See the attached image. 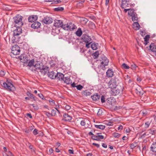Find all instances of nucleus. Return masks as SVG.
<instances>
[{
  "label": "nucleus",
  "instance_id": "nucleus-56",
  "mask_svg": "<svg viewBox=\"0 0 156 156\" xmlns=\"http://www.w3.org/2000/svg\"><path fill=\"white\" fill-rule=\"evenodd\" d=\"M70 108V106L68 105H66L65 106V109L67 110H69Z\"/></svg>",
  "mask_w": 156,
  "mask_h": 156
},
{
  "label": "nucleus",
  "instance_id": "nucleus-41",
  "mask_svg": "<svg viewBox=\"0 0 156 156\" xmlns=\"http://www.w3.org/2000/svg\"><path fill=\"white\" fill-rule=\"evenodd\" d=\"M122 66L123 69H128L129 68V67L125 63L122 64Z\"/></svg>",
  "mask_w": 156,
  "mask_h": 156
},
{
  "label": "nucleus",
  "instance_id": "nucleus-6",
  "mask_svg": "<svg viewBox=\"0 0 156 156\" xmlns=\"http://www.w3.org/2000/svg\"><path fill=\"white\" fill-rule=\"evenodd\" d=\"M64 29L66 30H72L76 28L74 24L70 22L64 24Z\"/></svg>",
  "mask_w": 156,
  "mask_h": 156
},
{
  "label": "nucleus",
  "instance_id": "nucleus-14",
  "mask_svg": "<svg viewBox=\"0 0 156 156\" xmlns=\"http://www.w3.org/2000/svg\"><path fill=\"white\" fill-rule=\"evenodd\" d=\"M49 69V68L46 66H44V65L40 69V70L42 74L44 75L46 74L48 72Z\"/></svg>",
  "mask_w": 156,
  "mask_h": 156
},
{
  "label": "nucleus",
  "instance_id": "nucleus-10",
  "mask_svg": "<svg viewBox=\"0 0 156 156\" xmlns=\"http://www.w3.org/2000/svg\"><path fill=\"white\" fill-rule=\"evenodd\" d=\"M21 62L23 63V66H26L27 62L29 60L28 57L26 55H21L19 57Z\"/></svg>",
  "mask_w": 156,
  "mask_h": 156
},
{
  "label": "nucleus",
  "instance_id": "nucleus-36",
  "mask_svg": "<svg viewBox=\"0 0 156 156\" xmlns=\"http://www.w3.org/2000/svg\"><path fill=\"white\" fill-rule=\"evenodd\" d=\"M86 123L87 124L86 125V128H90L91 127V125L90 122V121L87 119Z\"/></svg>",
  "mask_w": 156,
  "mask_h": 156
},
{
  "label": "nucleus",
  "instance_id": "nucleus-55",
  "mask_svg": "<svg viewBox=\"0 0 156 156\" xmlns=\"http://www.w3.org/2000/svg\"><path fill=\"white\" fill-rule=\"evenodd\" d=\"M91 43H92L91 42H89L88 43H86V47L87 48H89L90 47V45Z\"/></svg>",
  "mask_w": 156,
  "mask_h": 156
},
{
  "label": "nucleus",
  "instance_id": "nucleus-40",
  "mask_svg": "<svg viewBox=\"0 0 156 156\" xmlns=\"http://www.w3.org/2000/svg\"><path fill=\"white\" fill-rule=\"evenodd\" d=\"M64 8L62 7H58L54 9L55 11H60L63 10Z\"/></svg>",
  "mask_w": 156,
  "mask_h": 156
},
{
  "label": "nucleus",
  "instance_id": "nucleus-29",
  "mask_svg": "<svg viewBox=\"0 0 156 156\" xmlns=\"http://www.w3.org/2000/svg\"><path fill=\"white\" fill-rule=\"evenodd\" d=\"M151 149L153 152H156V142L152 144L151 147Z\"/></svg>",
  "mask_w": 156,
  "mask_h": 156
},
{
  "label": "nucleus",
  "instance_id": "nucleus-24",
  "mask_svg": "<svg viewBox=\"0 0 156 156\" xmlns=\"http://www.w3.org/2000/svg\"><path fill=\"white\" fill-rule=\"evenodd\" d=\"M81 94L83 96H90L91 94V93L87 90H86L83 91L81 92Z\"/></svg>",
  "mask_w": 156,
  "mask_h": 156
},
{
  "label": "nucleus",
  "instance_id": "nucleus-8",
  "mask_svg": "<svg viewBox=\"0 0 156 156\" xmlns=\"http://www.w3.org/2000/svg\"><path fill=\"white\" fill-rule=\"evenodd\" d=\"M12 53L14 55H19L20 53V48L17 45H15L12 48Z\"/></svg>",
  "mask_w": 156,
  "mask_h": 156
},
{
  "label": "nucleus",
  "instance_id": "nucleus-30",
  "mask_svg": "<svg viewBox=\"0 0 156 156\" xmlns=\"http://www.w3.org/2000/svg\"><path fill=\"white\" fill-rule=\"evenodd\" d=\"M95 127L98 129H104L105 128V126L100 125H94Z\"/></svg>",
  "mask_w": 156,
  "mask_h": 156
},
{
  "label": "nucleus",
  "instance_id": "nucleus-31",
  "mask_svg": "<svg viewBox=\"0 0 156 156\" xmlns=\"http://www.w3.org/2000/svg\"><path fill=\"white\" fill-rule=\"evenodd\" d=\"M99 55V52L98 51H96L92 54V56L94 59L97 58Z\"/></svg>",
  "mask_w": 156,
  "mask_h": 156
},
{
  "label": "nucleus",
  "instance_id": "nucleus-34",
  "mask_svg": "<svg viewBox=\"0 0 156 156\" xmlns=\"http://www.w3.org/2000/svg\"><path fill=\"white\" fill-rule=\"evenodd\" d=\"M42 22L46 24H49L53 22L52 20H42Z\"/></svg>",
  "mask_w": 156,
  "mask_h": 156
},
{
  "label": "nucleus",
  "instance_id": "nucleus-13",
  "mask_svg": "<svg viewBox=\"0 0 156 156\" xmlns=\"http://www.w3.org/2000/svg\"><path fill=\"white\" fill-rule=\"evenodd\" d=\"M44 65L43 63L41 62L36 61L35 62V63L34 65V67L35 68V69L34 70V71H36L37 69L40 70V69L41 68V67Z\"/></svg>",
  "mask_w": 156,
  "mask_h": 156
},
{
  "label": "nucleus",
  "instance_id": "nucleus-51",
  "mask_svg": "<svg viewBox=\"0 0 156 156\" xmlns=\"http://www.w3.org/2000/svg\"><path fill=\"white\" fill-rule=\"evenodd\" d=\"M31 105L33 106V107L34 108V110H37L39 108L37 105H35L34 104H32Z\"/></svg>",
  "mask_w": 156,
  "mask_h": 156
},
{
  "label": "nucleus",
  "instance_id": "nucleus-20",
  "mask_svg": "<svg viewBox=\"0 0 156 156\" xmlns=\"http://www.w3.org/2000/svg\"><path fill=\"white\" fill-rule=\"evenodd\" d=\"M14 22L17 25H16L17 27L21 28L23 24L22 20H15Z\"/></svg>",
  "mask_w": 156,
  "mask_h": 156
},
{
  "label": "nucleus",
  "instance_id": "nucleus-44",
  "mask_svg": "<svg viewBox=\"0 0 156 156\" xmlns=\"http://www.w3.org/2000/svg\"><path fill=\"white\" fill-rule=\"evenodd\" d=\"M78 90H81L83 88V87L80 84L76 86V87Z\"/></svg>",
  "mask_w": 156,
  "mask_h": 156
},
{
  "label": "nucleus",
  "instance_id": "nucleus-38",
  "mask_svg": "<svg viewBox=\"0 0 156 156\" xmlns=\"http://www.w3.org/2000/svg\"><path fill=\"white\" fill-rule=\"evenodd\" d=\"M101 134L100 133H96L97 135V138L99 139V141H100L101 140L103 139L104 138V136L103 135H100L99 134Z\"/></svg>",
  "mask_w": 156,
  "mask_h": 156
},
{
  "label": "nucleus",
  "instance_id": "nucleus-39",
  "mask_svg": "<svg viewBox=\"0 0 156 156\" xmlns=\"http://www.w3.org/2000/svg\"><path fill=\"white\" fill-rule=\"evenodd\" d=\"M23 17L19 14L17 15L13 18L14 20H22Z\"/></svg>",
  "mask_w": 156,
  "mask_h": 156
},
{
  "label": "nucleus",
  "instance_id": "nucleus-60",
  "mask_svg": "<svg viewBox=\"0 0 156 156\" xmlns=\"http://www.w3.org/2000/svg\"><path fill=\"white\" fill-rule=\"evenodd\" d=\"M32 130H33V129H26L25 131V132H26L27 133H29L31 131H32Z\"/></svg>",
  "mask_w": 156,
  "mask_h": 156
},
{
  "label": "nucleus",
  "instance_id": "nucleus-7",
  "mask_svg": "<svg viewBox=\"0 0 156 156\" xmlns=\"http://www.w3.org/2000/svg\"><path fill=\"white\" fill-rule=\"evenodd\" d=\"M99 60L101 61V64L104 67L108 64V59L104 55H101Z\"/></svg>",
  "mask_w": 156,
  "mask_h": 156
},
{
  "label": "nucleus",
  "instance_id": "nucleus-47",
  "mask_svg": "<svg viewBox=\"0 0 156 156\" xmlns=\"http://www.w3.org/2000/svg\"><path fill=\"white\" fill-rule=\"evenodd\" d=\"M141 89L140 88H136L135 89V91L136 93L137 94H139L140 95L141 94V91H140V90H141Z\"/></svg>",
  "mask_w": 156,
  "mask_h": 156
},
{
  "label": "nucleus",
  "instance_id": "nucleus-64",
  "mask_svg": "<svg viewBox=\"0 0 156 156\" xmlns=\"http://www.w3.org/2000/svg\"><path fill=\"white\" fill-rule=\"evenodd\" d=\"M9 156H14L12 154V153L10 151L8 152V154H7Z\"/></svg>",
  "mask_w": 156,
  "mask_h": 156
},
{
  "label": "nucleus",
  "instance_id": "nucleus-35",
  "mask_svg": "<svg viewBox=\"0 0 156 156\" xmlns=\"http://www.w3.org/2000/svg\"><path fill=\"white\" fill-rule=\"evenodd\" d=\"M38 17L37 15H31L29 16L28 20H37Z\"/></svg>",
  "mask_w": 156,
  "mask_h": 156
},
{
  "label": "nucleus",
  "instance_id": "nucleus-25",
  "mask_svg": "<svg viewBox=\"0 0 156 156\" xmlns=\"http://www.w3.org/2000/svg\"><path fill=\"white\" fill-rule=\"evenodd\" d=\"M92 49L93 50H96L98 49V44L95 42L93 43L91 45Z\"/></svg>",
  "mask_w": 156,
  "mask_h": 156
},
{
  "label": "nucleus",
  "instance_id": "nucleus-9",
  "mask_svg": "<svg viewBox=\"0 0 156 156\" xmlns=\"http://www.w3.org/2000/svg\"><path fill=\"white\" fill-rule=\"evenodd\" d=\"M3 87L5 88L8 90L9 91H12V90L15 89V87L11 83H7L4 82L3 83Z\"/></svg>",
  "mask_w": 156,
  "mask_h": 156
},
{
  "label": "nucleus",
  "instance_id": "nucleus-63",
  "mask_svg": "<svg viewBox=\"0 0 156 156\" xmlns=\"http://www.w3.org/2000/svg\"><path fill=\"white\" fill-rule=\"evenodd\" d=\"M26 115L27 116L29 117L30 119H32V116L30 113H27L26 114Z\"/></svg>",
  "mask_w": 156,
  "mask_h": 156
},
{
  "label": "nucleus",
  "instance_id": "nucleus-16",
  "mask_svg": "<svg viewBox=\"0 0 156 156\" xmlns=\"http://www.w3.org/2000/svg\"><path fill=\"white\" fill-rule=\"evenodd\" d=\"M55 78H57L58 80L62 81L64 79V75L58 72L55 75Z\"/></svg>",
  "mask_w": 156,
  "mask_h": 156
},
{
  "label": "nucleus",
  "instance_id": "nucleus-62",
  "mask_svg": "<svg viewBox=\"0 0 156 156\" xmlns=\"http://www.w3.org/2000/svg\"><path fill=\"white\" fill-rule=\"evenodd\" d=\"M0 75L2 76H4L5 75V73L4 71H1L0 72Z\"/></svg>",
  "mask_w": 156,
  "mask_h": 156
},
{
  "label": "nucleus",
  "instance_id": "nucleus-45",
  "mask_svg": "<svg viewBox=\"0 0 156 156\" xmlns=\"http://www.w3.org/2000/svg\"><path fill=\"white\" fill-rule=\"evenodd\" d=\"M91 138L92 139L94 140L98 141L99 140V139L97 138V135H95L94 134L91 136Z\"/></svg>",
  "mask_w": 156,
  "mask_h": 156
},
{
  "label": "nucleus",
  "instance_id": "nucleus-11",
  "mask_svg": "<svg viewBox=\"0 0 156 156\" xmlns=\"http://www.w3.org/2000/svg\"><path fill=\"white\" fill-rule=\"evenodd\" d=\"M28 20L30 22H33V23L31 25V27L32 28L35 29L40 28L41 26V23L39 22L36 21L37 20H35L34 21H33V20Z\"/></svg>",
  "mask_w": 156,
  "mask_h": 156
},
{
  "label": "nucleus",
  "instance_id": "nucleus-22",
  "mask_svg": "<svg viewBox=\"0 0 156 156\" xmlns=\"http://www.w3.org/2000/svg\"><path fill=\"white\" fill-rule=\"evenodd\" d=\"M48 75L49 77L52 79H55V75L53 71L48 72Z\"/></svg>",
  "mask_w": 156,
  "mask_h": 156
},
{
  "label": "nucleus",
  "instance_id": "nucleus-46",
  "mask_svg": "<svg viewBox=\"0 0 156 156\" xmlns=\"http://www.w3.org/2000/svg\"><path fill=\"white\" fill-rule=\"evenodd\" d=\"M51 112V116H54L56 114V110L53 109L52 110Z\"/></svg>",
  "mask_w": 156,
  "mask_h": 156
},
{
  "label": "nucleus",
  "instance_id": "nucleus-43",
  "mask_svg": "<svg viewBox=\"0 0 156 156\" xmlns=\"http://www.w3.org/2000/svg\"><path fill=\"white\" fill-rule=\"evenodd\" d=\"M112 136L115 138H119L120 136V134L116 133H114L112 134Z\"/></svg>",
  "mask_w": 156,
  "mask_h": 156
},
{
  "label": "nucleus",
  "instance_id": "nucleus-21",
  "mask_svg": "<svg viewBox=\"0 0 156 156\" xmlns=\"http://www.w3.org/2000/svg\"><path fill=\"white\" fill-rule=\"evenodd\" d=\"M63 80L67 84H69L72 83V81L69 77H65Z\"/></svg>",
  "mask_w": 156,
  "mask_h": 156
},
{
  "label": "nucleus",
  "instance_id": "nucleus-26",
  "mask_svg": "<svg viewBox=\"0 0 156 156\" xmlns=\"http://www.w3.org/2000/svg\"><path fill=\"white\" fill-rule=\"evenodd\" d=\"M149 48L152 52H154L156 51V46L154 44V43H151L149 46Z\"/></svg>",
  "mask_w": 156,
  "mask_h": 156
},
{
  "label": "nucleus",
  "instance_id": "nucleus-52",
  "mask_svg": "<svg viewBox=\"0 0 156 156\" xmlns=\"http://www.w3.org/2000/svg\"><path fill=\"white\" fill-rule=\"evenodd\" d=\"M38 130L36 129H35L33 131V133L34 135H36L38 134Z\"/></svg>",
  "mask_w": 156,
  "mask_h": 156
},
{
  "label": "nucleus",
  "instance_id": "nucleus-17",
  "mask_svg": "<svg viewBox=\"0 0 156 156\" xmlns=\"http://www.w3.org/2000/svg\"><path fill=\"white\" fill-rule=\"evenodd\" d=\"M63 117L64 119H63V120H64L65 121L68 122H70L72 118L71 116L66 113H65L63 115Z\"/></svg>",
  "mask_w": 156,
  "mask_h": 156
},
{
  "label": "nucleus",
  "instance_id": "nucleus-42",
  "mask_svg": "<svg viewBox=\"0 0 156 156\" xmlns=\"http://www.w3.org/2000/svg\"><path fill=\"white\" fill-rule=\"evenodd\" d=\"M87 119H84L81 120L80 122V124L82 126H84L86 125Z\"/></svg>",
  "mask_w": 156,
  "mask_h": 156
},
{
  "label": "nucleus",
  "instance_id": "nucleus-15",
  "mask_svg": "<svg viewBox=\"0 0 156 156\" xmlns=\"http://www.w3.org/2000/svg\"><path fill=\"white\" fill-rule=\"evenodd\" d=\"M82 39L83 41L85 43H88L90 42L91 40V38L90 37L85 34L83 35Z\"/></svg>",
  "mask_w": 156,
  "mask_h": 156
},
{
  "label": "nucleus",
  "instance_id": "nucleus-3",
  "mask_svg": "<svg viewBox=\"0 0 156 156\" xmlns=\"http://www.w3.org/2000/svg\"><path fill=\"white\" fill-rule=\"evenodd\" d=\"M119 80L118 78L115 76L112 78L108 83L109 88L112 89L117 87Z\"/></svg>",
  "mask_w": 156,
  "mask_h": 156
},
{
  "label": "nucleus",
  "instance_id": "nucleus-37",
  "mask_svg": "<svg viewBox=\"0 0 156 156\" xmlns=\"http://www.w3.org/2000/svg\"><path fill=\"white\" fill-rule=\"evenodd\" d=\"M131 67L133 70H136L137 66L135 63H133L131 65Z\"/></svg>",
  "mask_w": 156,
  "mask_h": 156
},
{
  "label": "nucleus",
  "instance_id": "nucleus-57",
  "mask_svg": "<svg viewBox=\"0 0 156 156\" xmlns=\"http://www.w3.org/2000/svg\"><path fill=\"white\" fill-rule=\"evenodd\" d=\"M92 145H93L95 146L98 148H99L100 147V145L99 144H96L95 143H92Z\"/></svg>",
  "mask_w": 156,
  "mask_h": 156
},
{
  "label": "nucleus",
  "instance_id": "nucleus-19",
  "mask_svg": "<svg viewBox=\"0 0 156 156\" xmlns=\"http://www.w3.org/2000/svg\"><path fill=\"white\" fill-rule=\"evenodd\" d=\"M112 69H109L106 72V75L108 77H112L113 76V72Z\"/></svg>",
  "mask_w": 156,
  "mask_h": 156
},
{
  "label": "nucleus",
  "instance_id": "nucleus-59",
  "mask_svg": "<svg viewBox=\"0 0 156 156\" xmlns=\"http://www.w3.org/2000/svg\"><path fill=\"white\" fill-rule=\"evenodd\" d=\"M102 113V110H101L100 109H99L98 112L97 113V115H101V114Z\"/></svg>",
  "mask_w": 156,
  "mask_h": 156
},
{
  "label": "nucleus",
  "instance_id": "nucleus-12",
  "mask_svg": "<svg viewBox=\"0 0 156 156\" xmlns=\"http://www.w3.org/2000/svg\"><path fill=\"white\" fill-rule=\"evenodd\" d=\"M54 26L57 27H61L64 29V25L62 20H55Z\"/></svg>",
  "mask_w": 156,
  "mask_h": 156
},
{
  "label": "nucleus",
  "instance_id": "nucleus-49",
  "mask_svg": "<svg viewBox=\"0 0 156 156\" xmlns=\"http://www.w3.org/2000/svg\"><path fill=\"white\" fill-rule=\"evenodd\" d=\"M49 101L50 103L51 104V105L53 106L55 105L54 101L52 100V99H51L50 100H49Z\"/></svg>",
  "mask_w": 156,
  "mask_h": 156
},
{
  "label": "nucleus",
  "instance_id": "nucleus-32",
  "mask_svg": "<svg viewBox=\"0 0 156 156\" xmlns=\"http://www.w3.org/2000/svg\"><path fill=\"white\" fill-rule=\"evenodd\" d=\"M82 34V32L80 28H78L76 32V34L78 37H80Z\"/></svg>",
  "mask_w": 156,
  "mask_h": 156
},
{
  "label": "nucleus",
  "instance_id": "nucleus-23",
  "mask_svg": "<svg viewBox=\"0 0 156 156\" xmlns=\"http://www.w3.org/2000/svg\"><path fill=\"white\" fill-rule=\"evenodd\" d=\"M34 59H32L30 60L28 63V62H27V66H29L31 67L33 66H34Z\"/></svg>",
  "mask_w": 156,
  "mask_h": 156
},
{
  "label": "nucleus",
  "instance_id": "nucleus-48",
  "mask_svg": "<svg viewBox=\"0 0 156 156\" xmlns=\"http://www.w3.org/2000/svg\"><path fill=\"white\" fill-rule=\"evenodd\" d=\"M101 101L102 103H103L105 101V98L104 95H102L101 97Z\"/></svg>",
  "mask_w": 156,
  "mask_h": 156
},
{
  "label": "nucleus",
  "instance_id": "nucleus-33",
  "mask_svg": "<svg viewBox=\"0 0 156 156\" xmlns=\"http://www.w3.org/2000/svg\"><path fill=\"white\" fill-rule=\"evenodd\" d=\"M137 145V143L134 142L130 145V147L131 149H133Z\"/></svg>",
  "mask_w": 156,
  "mask_h": 156
},
{
  "label": "nucleus",
  "instance_id": "nucleus-50",
  "mask_svg": "<svg viewBox=\"0 0 156 156\" xmlns=\"http://www.w3.org/2000/svg\"><path fill=\"white\" fill-rule=\"evenodd\" d=\"M150 38V35L147 34L144 37V41H148Z\"/></svg>",
  "mask_w": 156,
  "mask_h": 156
},
{
  "label": "nucleus",
  "instance_id": "nucleus-4",
  "mask_svg": "<svg viewBox=\"0 0 156 156\" xmlns=\"http://www.w3.org/2000/svg\"><path fill=\"white\" fill-rule=\"evenodd\" d=\"M122 91V87L121 86H118L115 88L111 89L110 93L112 95L115 96L121 93Z\"/></svg>",
  "mask_w": 156,
  "mask_h": 156
},
{
  "label": "nucleus",
  "instance_id": "nucleus-61",
  "mask_svg": "<svg viewBox=\"0 0 156 156\" xmlns=\"http://www.w3.org/2000/svg\"><path fill=\"white\" fill-rule=\"evenodd\" d=\"M29 144L30 145L29 146V148L31 150V151H34V150L33 149V146L31 145L30 143H29Z\"/></svg>",
  "mask_w": 156,
  "mask_h": 156
},
{
  "label": "nucleus",
  "instance_id": "nucleus-28",
  "mask_svg": "<svg viewBox=\"0 0 156 156\" xmlns=\"http://www.w3.org/2000/svg\"><path fill=\"white\" fill-rule=\"evenodd\" d=\"M133 28L135 29V30H138L140 28V25L138 22H134L133 24Z\"/></svg>",
  "mask_w": 156,
  "mask_h": 156
},
{
  "label": "nucleus",
  "instance_id": "nucleus-27",
  "mask_svg": "<svg viewBox=\"0 0 156 156\" xmlns=\"http://www.w3.org/2000/svg\"><path fill=\"white\" fill-rule=\"evenodd\" d=\"M152 122V120L150 119L147 120L145 124V127L146 128H148L150 125L151 124Z\"/></svg>",
  "mask_w": 156,
  "mask_h": 156
},
{
  "label": "nucleus",
  "instance_id": "nucleus-58",
  "mask_svg": "<svg viewBox=\"0 0 156 156\" xmlns=\"http://www.w3.org/2000/svg\"><path fill=\"white\" fill-rule=\"evenodd\" d=\"M68 152L69 154H74V151L73 150L69 149L68 150Z\"/></svg>",
  "mask_w": 156,
  "mask_h": 156
},
{
  "label": "nucleus",
  "instance_id": "nucleus-1",
  "mask_svg": "<svg viewBox=\"0 0 156 156\" xmlns=\"http://www.w3.org/2000/svg\"><path fill=\"white\" fill-rule=\"evenodd\" d=\"M119 3L120 5V7L122 9H124V11L126 12L128 11V14L132 17V20H138L137 15L134 11L133 9H125L129 7L130 4H129V1L126 0H119Z\"/></svg>",
  "mask_w": 156,
  "mask_h": 156
},
{
  "label": "nucleus",
  "instance_id": "nucleus-53",
  "mask_svg": "<svg viewBox=\"0 0 156 156\" xmlns=\"http://www.w3.org/2000/svg\"><path fill=\"white\" fill-rule=\"evenodd\" d=\"M29 97L30 99H33L34 101H36L35 97L33 94H32Z\"/></svg>",
  "mask_w": 156,
  "mask_h": 156
},
{
  "label": "nucleus",
  "instance_id": "nucleus-5",
  "mask_svg": "<svg viewBox=\"0 0 156 156\" xmlns=\"http://www.w3.org/2000/svg\"><path fill=\"white\" fill-rule=\"evenodd\" d=\"M156 134V129L154 128H152L147 130L143 134H142L140 137L143 138L145 137V136L150 137L151 135H154Z\"/></svg>",
  "mask_w": 156,
  "mask_h": 156
},
{
  "label": "nucleus",
  "instance_id": "nucleus-54",
  "mask_svg": "<svg viewBox=\"0 0 156 156\" xmlns=\"http://www.w3.org/2000/svg\"><path fill=\"white\" fill-rule=\"evenodd\" d=\"M38 95L39 97H40V98H41L43 100L44 99V96L43 95V94H41V93L39 94H38Z\"/></svg>",
  "mask_w": 156,
  "mask_h": 156
},
{
  "label": "nucleus",
  "instance_id": "nucleus-2",
  "mask_svg": "<svg viewBox=\"0 0 156 156\" xmlns=\"http://www.w3.org/2000/svg\"><path fill=\"white\" fill-rule=\"evenodd\" d=\"M22 33V29L20 27H16V28L13 31V37L12 41L13 43L19 42L20 37V35Z\"/></svg>",
  "mask_w": 156,
  "mask_h": 156
},
{
  "label": "nucleus",
  "instance_id": "nucleus-18",
  "mask_svg": "<svg viewBox=\"0 0 156 156\" xmlns=\"http://www.w3.org/2000/svg\"><path fill=\"white\" fill-rule=\"evenodd\" d=\"M91 98L94 101H96L100 99L101 96L100 95H98V93H96L91 96Z\"/></svg>",
  "mask_w": 156,
  "mask_h": 156
}]
</instances>
